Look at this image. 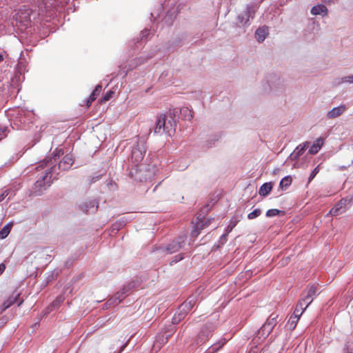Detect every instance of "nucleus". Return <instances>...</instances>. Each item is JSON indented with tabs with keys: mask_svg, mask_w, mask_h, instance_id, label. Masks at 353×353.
Wrapping results in <instances>:
<instances>
[{
	"mask_svg": "<svg viewBox=\"0 0 353 353\" xmlns=\"http://www.w3.org/2000/svg\"><path fill=\"white\" fill-rule=\"evenodd\" d=\"M64 297L62 296H59L56 298V299L47 307L46 313H50L54 310L58 308L59 305L63 302Z\"/></svg>",
	"mask_w": 353,
	"mask_h": 353,
	"instance_id": "obj_22",
	"label": "nucleus"
},
{
	"mask_svg": "<svg viewBox=\"0 0 353 353\" xmlns=\"http://www.w3.org/2000/svg\"><path fill=\"white\" fill-rule=\"evenodd\" d=\"M210 221H207L205 223H203L202 221L196 224V228L192 232V236L196 237L199 234V230L203 229L205 225H208Z\"/></svg>",
	"mask_w": 353,
	"mask_h": 353,
	"instance_id": "obj_31",
	"label": "nucleus"
},
{
	"mask_svg": "<svg viewBox=\"0 0 353 353\" xmlns=\"http://www.w3.org/2000/svg\"><path fill=\"white\" fill-rule=\"evenodd\" d=\"M310 300V299H309V300H305V305L307 304V303Z\"/></svg>",
	"mask_w": 353,
	"mask_h": 353,
	"instance_id": "obj_57",
	"label": "nucleus"
},
{
	"mask_svg": "<svg viewBox=\"0 0 353 353\" xmlns=\"http://www.w3.org/2000/svg\"><path fill=\"white\" fill-rule=\"evenodd\" d=\"M186 239L185 235H180L176 239L173 240L170 243H169L165 248V250L168 254H172L178 252L180 249H181L184 245Z\"/></svg>",
	"mask_w": 353,
	"mask_h": 353,
	"instance_id": "obj_9",
	"label": "nucleus"
},
{
	"mask_svg": "<svg viewBox=\"0 0 353 353\" xmlns=\"http://www.w3.org/2000/svg\"><path fill=\"white\" fill-rule=\"evenodd\" d=\"M30 13L31 11L29 9H26L24 13L20 9L17 14L18 16L17 20H19L21 22L30 21Z\"/></svg>",
	"mask_w": 353,
	"mask_h": 353,
	"instance_id": "obj_19",
	"label": "nucleus"
},
{
	"mask_svg": "<svg viewBox=\"0 0 353 353\" xmlns=\"http://www.w3.org/2000/svg\"><path fill=\"white\" fill-rule=\"evenodd\" d=\"M20 294L17 292H14L12 294H11L7 300H6L3 304L5 305V307L9 308L14 303H17V305L20 306L23 302V299L19 300Z\"/></svg>",
	"mask_w": 353,
	"mask_h": 353,
	"instance_id": "obj_14",
	"label": "nucleus"
},
{
	"mask_svg": "<svg viewBox=\"0 0 353 353\" xmlns=\"http://www.w3.org/2000/svg\"><path fill=\"white\" fill-rule=\"evenodd\" d=\"M81 209L86 214L94 212L97 210L98 205L96 201H90L82 203L80 205Z\"/></svg>",
	"mask_w": 353,
	"mask_h": 353,
	"instance_id": "obj_16",
	"label": "nucleus"
},
{
	"mask_svg": "<svg viewBox=\"0 0 353 353\" xmlns=\"http://www.w3.org/2000/svg\"><path fill=\"white\" fill-rule=\"evenodd\" d=\"M322 1L327 4H331L334 3V0H322Z\"/></svg>",
	"mask_w": 353,
	"mask_h": 353,
	"instance_id": "obj_52",
	"label": "nucleus"
},
{
	"mask_svg": "<svg viewBox=\"0 0 353 353\" xmlns=\"http://www.w3.org/2000/svg\"><path fill=\"white\" fill-rule=\"evenodd\" d=\"M292 178L290 176H285L281 179L279 186L281 189H286L292 183Z\"/></svg>",
	"mask_w": 353,
	"mask_h": 353,
	"instance_id": "obj_30",
	"label": "nucleus"
},
{
	"mask_svg": "<svg viewBox=\"0 0 353 353\" xmlns=\"http://www.w3.org/2000/svg\"><path fill=\"white\" fill-rule=\"evenodd\" d=\"M145 152L146 147L145 139L143 137L137 138L132 147L130 159H129V160L134 164L135 167H137L139 163L143 161Z\"/></svg>",
	"mask_w": 353,
	"mask_h": 353,
	"instance_id": "obj_4",
	"label": "nucleus"
},
{
	"mask_svg": "<svg viewBox=\"0 0 353 353\" xmlns=\"http://www.w3.org/2000/svg\"><path fill=\"white\" fill-rule=\"evenodd\" d=\"M279 171V168L275 169V170H274V174H276Z\"/></svg>",
	"mask_w": 353,
	"mask_h": 353,
	"instance_id": "obj_55",
	"label": "nucleus"
},
{
	"mask_svg": "<svg viewBox=\"0 0 353 353\" xmlns=\"http://www.w3.org/2000/svg\"><path fill=\"white\" fill-rule=\"evenodd\" d=\"M127 343H128V342H126L123 345H122V347H121V350L119 351V353H121L124 350V348L127 345Z\"/></svg>",
	"mask_w": 353,
	"mask_h": 353,
	"instance_id": "obj_53",
	"label": "nucleus"
},
{
	"mask_svg": "<svg viewBox=\"0 0 353 353\" xmlns=\"http://www.w3.org/2000/svg\"><path fill=\"white\" fill-rule=\"evenodd\" d=\"M269 90L275 94H280L285 90V81L280 76L271 74L268 78Z\"/></svg>",
	"mask_w": 353,
	"mask_h": 353,
	"instance_id": "obj_6",
	"label": "nucleus"
},
{
	"mask_svg": "<svg viewBox=\"0 0 353 353\" xmlns=\"http://www.w3.org/2000/svg\"><path fill=\"white\" fill-rule=\"evenodd\" d=\"M6 269V265L3 263L0 264V275Z\"/></svg>",
	"mask_w": 353,
	"mask_h": 353,
	"instance_id": "obj_50",
	"label": "nucleus"
},
{
	"mask_svg": "<svg viewBox=\"0 0 353 353\" xmlns=\"http://www.w3.org/2000/svg\"><path fill=\"white\" fill-rule=\"evenodd\" d=\"M3 60V55L0 54V62L2 61Z\"/></svg>",
	"mask_w": 353,
	"mask_h": 353,
	"instance_id": "obj_56",
	"label": "nucleus"
},
{
	"mask_svg": "<svg viewBox=\"0 0 353 353\" xmlns=\"http://www.w3.org/2000/svg\"><path fill=\"white\" fill-rule=\"evenodd\" d=\"M121 302V298L115 294L108 300L105 305L108 307L114 306Z\"/></svg>",
	"mask_w": 353,
	"mask_h": 353,
	"instance_id": "obj_29",
	"label": "nucleus"
},
{
	"mask_svg": "<svg viewBox=\"0 0 353 353\" xmlns=\"http://www.w3.org/2000/svg\"><path fill=\"white\" fill-rule=\"evenodd\" d=\"M114 91H112V90H109L104 95L103 97L100 99V102L101 103H105L106 101H108V100H110L112 96L114 95Z\"/></svg>",
	"mask_w": 353,
	"mask_h": 353,
	"instance_id": "obj_37",
	"label": "nucleus"
},
{
	"mask_svg": "<svg viewBox=\"0 0 353 353\" xmlns=\"http://www.w3.org/2000/svg\"><path fill=\"white\" fill-rule=\"evenodd\" d=\"M121 291H122V293H123V294H125V295H127V296H128V294H129V292H130V289H128V285H125L123 287V288L121 289Z\"/></svg>",
	"mask_w": 353,
	"mask_h": 353,
	"instance_id": "obj_48",
	"label": "nucleus"
},
{
	"mask_svg": "<svg viewBox=\"0 0 353 353\" xmlns=\"http://www.w3.org/2000/svg\"><path fill=\"white\" fill-rule=\"evenodd\" d=\"M64 154L63 150L57 148L52 154L51 157H46L39 165L36 168L37 170L43 169L46 167L50 170L54 175V179H57L60 172L70 170L74 162L72 154H68L65 155L61 160L60 157Z\"/></svg>",
	"mask_w": 353,
	"mask_h": 353,
	"instance_id": "obj_1",
	"label": "nucleus"
},
{
	"mask_svg": "<svg viewBox=\"0 0 353 353\" xmlns=\"http://www.w3.org/2000/svg\"><path fill=\"white\" fill-rule=\"evenodd\" d=\"M261 214V210L260 209H255L253 212H250L248 215V218L249 219H254Z\"/></svg>",
	"mask_w": 353,
	"mask_h": 353,
	"instance_id": "obj_40",
	"label": "nucleus"
},
{
	"mask_svg": "<svg viewBox=\"0 0 353 353\" xmlns=\"http://www.w3.org/2000/svg\"><path fill=\"white\" fill-rule=\"evenodd\" d=\"M261 2H251L247 4L245 10L237 17L238 23L241 26H249L250 19H253L255 13L260 7Z\"/></svg>",
	"mask_w": 353,
	"mask_h": 353,
	"instance_id": "obj_5",
	"label": "nucleus"
},
{
	"mask_svg": "<svg viewBox=\"0 0 353 353\" xmlns=\"http://www.w3.org/2000/svg\"><path fill=\"white\" fill-rule=\"evenodd\" d=\"M310 143L308 141H306L302 144L299 145L294 152L290 154L289 156V159L291 161H295L299 158L300 156H301L305 150L309 147Z\"/></svg>",
	"mask_w": 353,
	"mask_h": 353,
	"instance_id": "obj_12",
	"label": "nucleus"
},
{
	"mask_svg": "<svg viewBox=\"0 0 353 353\" xmlns=\"http://www.w3.org/2000/svg\"><path fill=\"white\" fill-rule=\"evenodd\" d=\"M101 176V175H96V176H93L92 177H90L88 179L89 184L94 183L96 181H99L100 179Z\"/></svg>",
	"mask_w": 353,
	"mask_h": 353,
	"instance_id": "obj_45",
	"label": "nucleus"
},
{
	"mask_svg": "<svg viewBox=\"0 0 353 353\" xmlns=\"http://www.w3.org/2000/svg\"><path fill=\"white\" fill-rule=\"evenodd\" d=\"M284 213H285L284 211H282V210H279L277 209H271V210H268L266 212V216L272 217V216L279 215L280 214H284Z\"/></svg>",
	"mask_w": 353,
	"mask_h": 353,
	"instance_id": "obj_36",
	"label": "nucleus"
},
{
	"mask_svg": "<svg viewBox=\"0 0 353 353\" xmlns=\"http://www.w3.org/2000/svg\"><path fill=\"white\" fill-rule=\"evenodd\" d=\"M54 179H55L54 175L47 168L44 175L34 183L32 187V194L34 196L41 195L51 185Z\"/></svg>",
	"mask_w": 353,
	"mask_h": 353,
	"instance_id": "obj_3",
	"label": "nucleus"
},
{
	"mask_svg": "<svg viewBox=\"0 0 353 353\" xmlns=\"http://www.w3.org/2000/svg\"><path fill=\"white\" fill-rule=\"evenodd\" d=\"M8 132L9 130L8 127H0V141L7 137Z\"/></svg>",
	"mask_w": 353,
	"mask_h": 353,
	"instance_id": "obj_42",
	"label": "nucleus"
},
{
	"mask_svg": "<svg viewBox=\"0 0 353 353\" xmlns=\"http://www.w3.org/2000/svg\"><path fill=\"white\" fill-rule=\"evenodd\" d=\"M302 305H303V307L304 305H305V302H302Z\"/></svg>",
	"mask_w": 353,
	"mask_h": 353,
	"instance_id": "obj_58",
	"label": "nucleus"
},
{
	"mask_svg": "<svg viewBox=\"0 0 353 353\" xmlns=\"http://www.w3.org/2000/svg\"><path fill=\"white\" fill-rule=\"evenodd\" d=\"M173 14H174V12H172L171 11H168L167 12V14L164 17L163 20H164L165 23H167L168 26H170L172 23V16H173Z\"/></svg>",
	"mask_w": 353,
	"mask_h": 353,
	"instance_id": "obj_38",
	"label": "nucleus"
},
{
	"mask_svg": "<svg viewBox=\"0 0 353 353\" xmlns=\"http://www.w3.org/2000/svg\"><path fill=\"white\" fill-rule=\"evenodd\" d=\"M272 189V184L271 182L263 183L259 189V194L261 196H265Z\"/></svg>",
	"mask_w": 353,
	"mask_h": 353,
	"instance_id": "obj_25",
	"label": "nucleus"
},
{
	"mask_svg": "<svg viewBox=\"0 0 353 353\" xmlns=\"http://www.w3.org/2000/svg\"><path fill=\"white\" fill-rule=\"evenodd\" d=\"M179 109L170 110L166 114H161L157 121L154 128L155 134L166 133L169 136L174 134L176 128V116Z\"/></svg>",
	"mask_w": 353,
	"mask_h": 353,
	"instance_id": "obj_2",
	"label": "nucleus"
},
{
	"mask_svg": "<svg viewBox=\"0 0 353 353\" xmlns=\"http://www.w3.org/2000/svg\"><path fill=\"white\" fill-rule=\"evenodd\" d=\"M278 318V314L272 313L259 331V334L268 336L272 332L273 327L277 324Z\"/></svg>",
	"mask_w": 353,
	"mask_h": 353,
	"instance_id": "obj_8",
	"label": "nucleus"
},
{
	"mask_svg": "<svg viewBox=\"0 0 353 353\" xmlns=\"http://www.w3.org/2000/svg\"><path fill=\"white\" fill-rule=\"evenodd\" d=\"M183 259V254H179L178 255L174 256L172 261H170V265H172L173 263H176L180 261H181Z\"/></svg>",
	"mask_w": 353,
	"mask_h": 353,
	"instance_id": "obj_43",
	"label": "nucleus"
},
{
	"mask_svg": "<svg viewBox=\"0 0 353 353\" xmlns=\"http://www.w3.org/2000/svg\"><path fill=\"white\" fill-rule=\"evenodd\" d=\"M319 172V165L316 166L311 172L310 177H309V182H310L315 176L318 174Z\"/></svg>",
	"mask_w": 353,
	"mask_h": 353,
	"instance_id": "obj_44",
	"label": "nucleus"
},
{
	"mask_svg": "<svg viewBox=\"0 0 353 353\" xmlns=\"http://www.w3.org/2000/svg\"><path fill=\"white\" fill-rule=\"evenodd\" d=\"M323 145V139L321 137L317 139L309 149V153L311 154H316Z\"/></svg>",
	"mask_w": 353,
	"mask_h": 353,
	"instance_id": "obj_20",
	"label": "nucleus"
},
{
	"mask_svg": "<svg viewBox=\"0 0 353 353\" xmlns=\"http://www.w3.org/2000/svg\"><path fill=\"white\" fill-rule=\"evenodd\" d=\"M238 222L239 220H237L236 219H232L225 230L226 234H223L222 237H225L228 233L231 232L233 228L236 225Z\"/></svg>",
	"mask_w": 353,
	"mask_h": 353,
	"instance_id": "obj_33",
	"label": "nucleus"
},
{
	"mask_svg": "<svg viewBox=\"0 0 353 353\" xmlns=\"http://www.w3.org/2000/svg\"><path fill=\"white\" fill-rule=\"evenodd\" d=\"M196 298L194 296H190L188 299L183 303L179 307V310H184L185 312H188L196 304Z\"/></svg>",
	"mask_w": 353,
	"mask_h": 353,
	"instance_id": "obj_15",
	"label": "nucleus"
},
{
	"mask_svg": "<svg viewBox=\"0 0 353 353\" xmlns=\"http://www.w3.org/2000/svg\"><path fill=\"white\" fill-rule=\"evenodd\" d=\"M181 118L184 120L190 121L193 117V113L188 108L183 107L179 110Z\"/></svg>",
	"mask_w": 353,
	"mask_h": 353,
	"instance_id": "obj_24",
	"label": "nucleus"
},
{
	"mask_svg": "<svg viewBox=\"0 0 353 353\" xmlns=\"http://www.w3.org/2000/svg\"><path fill=\"white\" fill-rule=\"evenodd\" d=\"M53 6V3L48 2V0H41L39 3V10L43 12L44 10L48 11V9Z\"/></svg>",
	"mask_w": 353,
	"mask_h": 353,
	"instance_id": "obj_32",
	"label": "nucleus"
},
{
	"mask_svg": "<svg viewBox=\"0 0 353 353\" xmlns=\"http://www.w3.org/2000/svg\"><path fill=\"white\" fill-rule=\"evenodd\" d=\"M168 341V339H165V336H163V334L160 333L157 336L156 340L154 343V347L160 349L164 344Z\"/></svg>",
	"mask_w": 353,
	"mask_h": 353,
	"instance_id": "obj_26",
	"label": "nucleus"
},
{
	"mask_svg": "<svg viewBox=\"0 0 353 353\" xmlns=\"http://www.w3.org/2000/svg\"><path fill=\"white\" fill-rule=\"evenodd\" d=\"M188 313L184 310H179L178 313L175 314L172 319V325L179 323L186 316Z\"/></svg>",
	"mask_w": 353,
	"mask_h": 353,
	"instance_id": "obj_27",
	"label": "nucleus"
},
{
	"mask_svg": "<svg viewBox=\"0 0 353 353\" xmlns=\"http://www.w3.org/2000/svg\"><path fill=\"white\" fill-rule=\"evenodd\" d=\"M351 345V343L350 341H347L345 344V347L347 349H348Z\"/></svg>",
	"mask_w": 353,
	"mask_h": 353,
	"instance_id": "obj_54",
	"label": "nucleus"
},
{
	"mask_svg": "<svg viewBox=\"0 0 353 353\" xmlns=\"http://www.w3.org/2000/svg\"><path fill=\"white\" fill-rule=\"evenodd\" d=\"M317 288L315 285L308 287L301 294L303 301L310 299L306 304L305 307H307L312 302L314 296L316 294Z\"/></svg>",
	"mask_w": 353,
	"mask_h": 353,
	"instance_id": "obj_11",
	"label": "nucleus"
},
{
	"mask_svg": "<svg viewBox=\"0 0 353 353\" xmlns=\"http://www.w3.org/2000/svg\"><path fill=\"white\" fill-rule=\"evenodd\" d=\"M6 309H8V308L5 307V305L3 304H2L0 306V314L3 313Z\"/></svg>",
	"mask_w": 353,
	"mask_h": 353,
	"instance_id": "obj_51",
	"label": "nucleus"
},
{
	"mask_svg": "<svg viewBox=\"0 0 353 353\" xmlns=\"http://www.w3.org/2000/svg\"><path fill=\"white\" fill-rule=\"evenodd\" d=\"M310 12L312 15L321 14L322 16H327L328 10L325 5L318 4L312 8Z\"/></svg>",
	"mask_w": 353,
	"mask_h": 353,
	"instance_id": "obj_17",
	"label": "nucleus"
},
{
	"mask_svg": "<svg viewBox=\"0 0 353 353\" xmlns=\"http://www.w3.org/2000/svg\"><path fill=\"white\" fill-rule=\"evenodd\" d=\"M176 329L174 325H170L162 331L163 336H165V339H168L174 333Z\"/></svg>",
	"mask_w": 353,
	"mask_h": 353,
	"instance_id": "obj_28",
	"label": "nucleus"
},
{
	"mask_svg": "<svg viewBox=\"0 0 353 353\" xmlns=\"http://www.w3.org/2000/svg\"><path fill=\"white\" fill-rule=\"evenodd\" d=\"M301 316V313L300 314H293L292 316H290L288 321L286 323V327L288 330H293L297 324V322Z\"/></svg>",
	"mask_w": 353,
	"mask_h": 353,
	"instance_id": "obj_18",
	"label": "nucleus"
},
{
	"mask_svg": "<svg viewBox=\"0 0 353 353\" xmlns=\"http://www.w3.org/2000/svg\"><path fill=\"white\" fill-rule=\"evenodd\" d=\"M250 353H254V352H250Z\"/></svg>",
	"mask_w": 353,
	"mask_h": 353,
	"instance_id": "obj_59",
	"label": "nucleus"
},
{
	"mask_svg": "<svg viewBox=\"0 0 353 353\" xmlns=\"http://www.w3.org/2000/svg\"><path fill=\"white\" fill-rule=\"evenodd\" d=\"M350 201L347 199H341L333 207L330 211V214L332 216H337L339 214L343 213L345 211V205L347 203H348Z\"/></svg>",
	"mask_w": 353,
	"mask_h": 353,
	"instance_id": "obj_10",
	"label": "nucleus"
},
{
	"mask_svg": "<svg viewBox=\"0 0 353 353\" xmlns=\"http://www.w3.org/2000/svg\"><path fill=\"white\" fill-rule=\"evenodd\" d=\"M347 110V107L345 105H340L338 107H335L330 110L327 114L326 117L329 119H336L341 115H342Z\"/></svg>",
	"mask_w": 353,
	"mask_h": 353,
	"instance_id": "obj_13",
	"label": "nucleus"
},
{
	"mask_svg": "<svg viewBox=\"0 0 353 353\" xmlns=\"http://www.w3.org/2000/svg\"><path fill=\"white\" fill-rule=\"evenodd\" d=\"M353 83V75H348L341 78L338 83Z\"/></svg>",
	"mask_w": 353,
	"mask_h": 353,
	"instance_id": "obj_39",
	"label": "nucleus"
},
{
	"mask_svg": "<svg viewBox=\"0 0 353 353\" xmlns=\"http://www.w3.org/2000/svg\"><path fill=\"white\" fill-rule=\"evenodd\" d=\"M10 190H6L0 194V202L9 195Z\"/></svg>",
	"mask_w": 353,
	"mask_h": 353,
	"instance_id": "obj_46",
	"label": "nucleus"
},
{
	"mask_svg": "<svg viewBox=\"0 0 353 353\" xmlns=\"http://www.w3.org/2000/svg\"><path fill=\"white\" fill-rule=\"evenodd\" d=\"M268 34V28L265 26L258 28L255 32L256 38L260 42L263 41L265 40Z\"/></svg>",
	"mask_w": 353,
	"mask_h": 353,
	"instance_id": "obj_21",
	"label": "nucleus"
},
{
	"mask_svg": "<svg viewBox=\"0 0 353 353\" xmlns=\"http://www.w3.org/2000/svg\"><path fill=\"white\" fill-rule=\"evenodd\" d=\"M302 302H305V301H303V299L301 298L299 301V302H298V303H297V305H296V306L295 307V310L294 311V314H300V313H301V314H302L303 312L305 311V310L307 308V307H305V306L303 307Z\"/></svg>",
	"mask_w": 353,
	"mask_h": 353,
	"instance_id": "obj_35",
	"label": "nucleus"
},
{
	"mask_svg": "<svg viewBox=\"0 0 353 353\" xmlns=\"http://www.w3.org/2000/svg\"><path fill=\"white\" fill-rule=\"evenodd\" d=\"M214 329L215 326L212 323H208L204 325L196 339V344L202 345L205 343L212 336V333Z\"/></svg>",
	"mask_w": 353,
	"mask_h": 353,
	"instance_id": "obj_7",
	"label": "nucleus"
},
{
	"mask_svg": "<svg viewBox=\"0 0 353 353\" xmlns=\"http://www.w3.org/2000/svg\"><path fill=\"white\" fill-rule=\"evenodd\" d=\"M11 230L10 225H6L0 231V239H3L8 236Z\"/></svg>",
	"mask_w": 353,
	"mask_h": 353,
	"instance_id": "obj_34",
	"label": "nucleus"
},
{
	"mask_svg": "<svg viewBox=\"0 0 353 353\" xmlns=\"http://www.w3.org/2000/svg\"><path fill=\"white\" fill-rule=\"evenodd\" d=\"M127 285L128 287V289H130L131 290L132 289H133V288L137 287V283L136 281H131V282L128 283L127 284Z\"/></svg>",
	"mask_w": 353,
	"mask_h": 353,
	"instance_id": "obj_47",
	"label": "nucleus"
},
{
	"mask_svg": "<svg viewBox=\"0 0 353 353\" xmlns=\"http://www.w3.org/2000/svg\"><path fill=\"white\" fill-rule=\"evenodd\" d=\"M150 34V31L148 29H145L141 32L140 39L137 40L138 42L143 41V40H146Z\"/></svg>",
	"mask_w": 353,
	"mask_h": 353,
	"instance_id": "obj_41",
	"label": "nucleus"
},
{
	"mask_svg": "<svg viewBox=\"0 0 353 353\" xmlns=\"http://www.w3.org/2000/svg\"><path fill=\"white\" fill-rule=\"evenodd\" d=\"M102 86L101 85H97L87 100V106H90L91 105V103L96 99L97 97L100 94Z\"/></svg>",
	"mask_w": 353,
	"mask_h": 353,
	"instance_id": "obj_23",
	"label": "nucleus"
},
{
	"mask_svg": "<svg viewBox=\"0 0 353 353\" xmlns=\"http://www.w3.org/2000/svg\"><path fill=\"white\" fill-rule=\"evenodd\" d=\"M115 296H119V297L121 298V301L125 299V297L127 296L125 294L122 293V291L118 292L117 294H115Z\"/></svg>",
	"mask_w": 353,
	"mask_h": 353,
	"instance_id": "obj_49",
	"label": "nucleus"
}]
</instances>
